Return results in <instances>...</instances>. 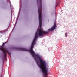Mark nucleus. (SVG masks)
<instances>
[{
	"label": "nucleus",
	"mask_w": 77,
	"mask_h": 77,
	"mask_svg": "<svg viewBox=\"0 0 77 77\" xmlns=\"http://www.w3.org/2000/svg\"><path fill=\"white\" fill-rule=\"evenodd\" d=\"M6 43H7V42H5V43H3V44L2 45V46H3V45H4L5 44H6Z\"/></svg>",
	"instance_id": "obj_6"
},
{
	"label": "nucleus",
	"mask_w": 77,
	"mask_h": 77,
	"mask_svg": "<svg viewBox=\"0 0 77 77\" xmlns=\"http://www.w3.org/2000/svg\"><path fill=\"white\" fill-rule=\"evenodd\" d=\"M57 27L56 23V21H55L54 22V25L52 26V28L49 29L47 31H45L41 29L38 30V36L40 37L44 36L45 34H47V33L49 32V31H53V30H54L55 29H56Z\"/></svg>",
	"instance_id": "obj_2"
},
{
	"label": "nucleus",
	"mask_w": 77,
	"mask_h": 77,
	"mask_svg": "<svg viewBox=\"0 0 77 77\" xmlns=\"http://www.w3.org/2000/svg\"><path fill=\"white\" fill-rule=\"evenodd\" d=\"M42 0H37V3H41Z\"/></svg>",
	"instance_id": "obj_5"
},
{
	"label": "nucleus",
	"mask_w": 77,
	"mask_h": 77,
	"mask_svg": "<svg viewBox=\"0 0 77 77\" xmlns=\"http://www.w3.org/2000/svg\"><path fill=\"white\" fill-rule=\"evenodd\" d=\"M1 49H0V50L2 51L3 53L4 54V56H6V53L5 52V51H4L3 50H5V51L8 54H9L10 55V56L11 57V53L9 52V51L7 50V49L6 48H4L2 46H1Z\"/></svg>",
	"instance_id": "obj_3"
},
{
	"label": "nucleus",
	"mask_w": 77,
	"mask_h": 77,
	"mask_svg": "<svg viewBox=\"0 0 77 77\" xmlns=\"http://www.w3.org/2000/svg\"><path fill=\"white\" fill-rule=\"evenodd\" d=\"M68 34L66 32L65 33V36L66 37H67V35Z\"/></svg>",
	"instance_id": "obj_7"
},
{
	"label": "nucleus",
	"mask_w": 77,
	"mask_h": 77,
	"mask_svg": "<svg viewBox=\"0 0 77 77\" xmlns=\"http://www.w3.org/2000/svg\"><path fill=\"white\" fill-rule=\"evenodd\" d=\"M2 36V33L1 32H0V36Z\"/></svg>",
	"instance_id": "obj_8"
},
{
	"label": "nucleus",
	"mask_w": 77,
	"mask_h": 77,
	"mask_svg": "<svg viewBox=\"0 0 77 77\" xmlns=\"http://www.w3.org/2000/svg\"><path fill=\"white\" fill-rule=\"evenodd\" d=\"M38 37V33H36L34 38L33 42H32L30 51H31V55H32L33 57L34 58L37 65L38 64V62L37 61V58H36V57H38V58L39 59L40 62V64L39 65L40 68L42 69V72L44 75V77H47L48 71V68H49L48 65V64L45 61H44V60L41 58V57L39 55L36 54L33 50V47H34V45L36 44V41Z\"/></svg>",
	"instance_id": "obj_1"
},
{
	"label": "nucleus",
	"mask_w": 77,
	"mask_h": 77,
	"mask_svg": "<svg viewBox=\"0 0 77 77\" xmlns=\"http://www.w3.org/2000/svg\"><path fill=\"white\" fill-rule=\"evenodd\" d=\"M18 49L19 50H21V51H29V50H27V49L22 48H18Z\"/></svg>",
	"instance_id": "obj_4"
}]
</instances>
